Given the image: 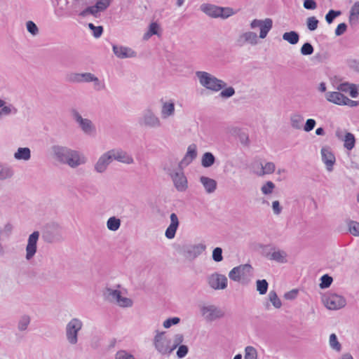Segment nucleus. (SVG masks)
<instances>
[{
	"instance_id": "64",
	"label": "nucleus",
	"mask_w": 359,
	"mask_h": 359,
	"mask_svg": "<svg viewBox=\"0 0 359 359\" xmlns=\"http://www.w3.org/2000/svg\"><path fill=\"white\" fill-rule=\"evenodd\" d=\"M316 121L313 118H309L306 120L305 125L304 126V130L306 132L311 131L316 126Z\"/></svg>"
},
{
	"instance_id": "44",
	"label": "nucleus",
	"mask_w": 359,
	"mask_h": 359,
	"mask_svg": "<svg viewBox=\"0 0 359 359\" xmlns=\"http://www.w3.org/2000/svg\"><path fill=\"white\" fill-rule=\"evenodd\" d=\"M333 281V278L328 274H324L320 278V283L319 285L321 289L328 288Z\"/></svg>"
},
{
	"instance_id": "51",
	"label": "nucleus",
	"mask_w": 359,
	"mask_h": 359,
	"mask_svg": "<svg viewBox=\"0 0 359 359\" xmlns=\"http://www.w3.org/2000/svg\"><path fill=\"white\" fill-rule=\"evenodd\" d=\"M26 27L27 31L33 36H36L39 34V28L31 20H29L26 23Z\"/></svg>"
},
{
	"instance_id": "15",
	"label": "nucleus",
	"mask_w": 359,
	"mask_h": 359,
	"mask_svg": "<svg viewBox=\"0 0 359 359\" xmlns=\"http://www.w3.org/2000/svg\"><path fill=\"white\" fill-rule=\"evenodd\" d=\"M112 50L114 55L120 59L135 57L137 53L129 47L113 44Z\"/></svg>"
},
{
	"instance_id": "3",
	"label": "nucleus",
	"mask_w": 359,
	"mask_h": 359,
	"mask_svg": "<svg viewBox=\"0 0 359 359\" xmlns=\"http://www.w3.org/2000/svg\"><path fill=\"white\" fill-rule=\"evenodd\" d=\"M42 239L47 243L60 242L63 240L62 227L55 222L46 224L42 229Z\"/></svg>"
},
{
	"instance_id": "53",
	"label": "nucleus",
	"mask_w": 359,
	"mask_h": 359,
	"mask_svg": "<svg viewBox=\"0 0 359 359\" xmlns=\"http://www.w3.org/2000/svg\"><path fill=\"white\" fill-rule=\"evenodd\" d=\"M221 12L219 13V18L226 19L236 13L233 8L230 7H221Z\"/></svg>"
},
{
	"instance_id": "61",
	"label": "nucleus",
	"mask_w": 359,
	"mask_h": 359,
	"mask_svg": "<svg viewBox=\"0 0 359 359\" xmlns=\"http://www.w3.org/2000/svg\"><path fill=\"white\" fill-rule=\"evenodd\" d=\"M180 321V319L178 317L169 318L163 322V327L165 328H169L172 325L178 324Z\"/></svg>"
},
{
	"instance_id": "24",
	"label": "nucleus",
	"mask_w": 359,
	"mask_h": 359,
	"mask_svg": "<svg viewBox=\"0 0 359 359\" xmlns=\"http://www.w3.org/2000/svg\"><path fill=\"white\" fill-rule=\"evenodd\" d=\"M327 100L334 104L338 105H343L346 96L340 92H328L326 94Z\"/></svg>"
},
{
	"instance_id": "48",
	"label": "nucleus",
	"mask_w": 359,
	"mask_h": 359,
	"mask_svg": "<svg viewBox=\"0 0 359 359\" xmlns=\"http://www.w3.org/2000/svg\"><path fill=\"white\" fill-rule=\"evenodd\" d=\"M313 46L309 42L304 43L300 49V53L303 55H311L313 53Z\"/></svg>"
},
{
	"instance_id": "10",
	"label": "nucleus",
	"mask_w": 359,
	"mask_h": 359,
	"mask_svg": "<svg viewBox=\"0 0 359 359\" xmlns=\"http://www.w3.org/2000/svg\"><path fill=\"white\" fill-rule=\"evenodd\" d=\"M39 238V232L37 231L32 233L28 238L26 246V259L30 260L34 257L37 251V242Z\"/></svg>"
},
{
	"instance_id": "39",
	"label": "nucleus",
	"mask_w": 359,
	"mask_h": 359,
	"mask_svg": "<svg viewBox=\"0 0 359 359\" xmlns=\"http://www.w3.org/2000/svg\"><path fill=\"white\" fill-rule=\"evenodd\" d=\"M257 290L262 295L265 294L267 292L269 283L265 279L257 280L256 281Z\"/></svg>"
},
{
	"instance_id": "2",
	"label": "nucleus",
	"mask_w": 359,
	"mask_h": 359,
	"mask_svg": "<svg viewBox=\"0 0 359 359\" xmlns=\"http://www.w3.org/2000/svg\"><path fill=\"white\" fill-rule=\"evenodd\" d=\"M196 75L201 85L212 91L218 92L224 89L226 86V83L224 81L217 79L206 72L198 71L196 72Z\"/></svg>"
},
{
	"instance_id": "45",
	"label": "nucleus",
	"mask_w": 359,
	"mask_h": 359,
	"mask_svg": "<svg viewBox=\"0 0 359 359\" xmlns=\"http://www.w3.org/2000/svg\"><path fill=\"white\" fill-rule=\"evenodd\" d=\"M244 359H257V351L251 346H248L245 349Z\"/></svg>"
},
{
	"instance_id": "47",
	"label": "nucleus",
	"mask_w": 359,
	"mask_h": 359,
	"mask_svg": "<svg viewBox=\"0 0 359 359\" xmlns=\"http://www.w3.org/2000/svg\"><path fill=\"white\" fill-rule=\"evenodd\" d=\"M88 27L93 32L95 38H99L102 36L104 31L102 26H95L93 23H88Z\"/></svg>"
},
{
	"instance_id": "35",
	"label": "nucleus",
	"mask_w": 359,
	"mask_h": 359,
	"mask_svg": "<svg viewBox=\"0 0 359 359\" xmlns=\"http://www.w3.org/2000/svg\"><path fill=\"white\" fill-rule=\"evenodd\" d=\"M14 175V170L11 166H2L0 169V180L11 179Z\"/></svg>"
},
{
	"instance_id": "58",
	"label": "nucleus",
	"mask_w": 359,
	"mask_h": 359,
	"mask_svg": "<svg viewBox=\"0 0 359 359\" xmlns=\"http://www.w3.org/2000/svg\"><path fill=\"white\" fill-rule=\"evenodd\" d=\"M235 93V89L233 87L230 86L222 90L219 93V96L226 99L234 95Z\"/></svg>"
},
{
	"instance_id": "27",
	"label": "nucleus",
	"mask_w": 359,
	"mask_h": 359,
	"mask_svg": "<svg viewBox=\"0 0 359 359\" xmlns=\"http://www.w3.org/2000/svg\"><path fill=\"white\" fill-rule=\"evenodd\" d=\"M14 158L17 160L28 161L31 158V150L28 147H20L14 154Z\"/></svg>"
},
{
	"instance_id": "42",
	"label": "nucleus",
	"mask_w": 359,
	"mask_h": 359,
	"mask_svg": "<svg viewBox=\"0 0 359 359\" xmlns=\"http://www.w3.org/2000/svg\"><path fill=\"white\" fill-rule=\"evenodd\" d=\"M65 81L72 83H81V73L70 72L66 74Z\"/></svg>"
},
{
	"instance_id": "49",
	"label": "nucleus",
	"mask_w": 359,
	"mask_h": 359,
	"mask_svg": "<svg viewBox=\"0 0 359 359\" xmlns=\"http://www.w3.org/2000/svg\"><path fill=\"white\" fill-rule=\"evenodd\" d=\"M341 14L340 11L330 10L325 15V20L328 24L333 22L334 20Z\"/></svg>"
},
{
	"instance_id": "8",
	"label": "nucleus",
	"mask_w": 359,
	"mask_h": 359,
	"mask_svg": "<svg viewBox=\"0 0 359 359\" xmlns=\"http://www.w3.org/2000/svg\"><path fill=\"white\" fill-rule=\"evenodd\" d=\"M205 248V245L201 243L194 245H184L181 249V253L188 259H194L202 254Z\"/></svg>"
},
{
	"instance_id": "55",
	"label": "nucleus",
	"mask_w": 359,
	"mask_h": 359,
	"mask_svg": "<svg viewBox=\"0 0 359 359\" xmlns=\"http://www.w3.org/2000/svg\"><path fill=\"white\" fill-rule=\"evenodd\" d=\"M184 341V336L182 334H177L174 336L173 345L170 347L171 352L174 351L177 346L182 345Z\"/></svg>"
},
{
	"instance_id": "29",
	"label": "nucleus",
	"mask_w": 359,
	"mask_h": 359,
	"mask_svg": "<svg viewBox=\"0 0 359 359\" xmlns=\"http://www.w3.org/2000/svg\"><path fill=\"white\" fill-rule=\"evenodd\" d=\"M283 39L292 45H295L299 41V34L296 31L285 32L283 35Z\"/></svg>"
},
{
	"instance_id": "33",
	"label": "nucleus",
	"mask_w": 359,
	"mask_h": 359,
	"mask_svg": "<svg viewBox=\"0 0 359 359\" xmlns=\"http://www.w3.org/2000/svg\"><path fill=\"white\" fill-rule=\"evenodd\" d=\"M104 295L109 301H116L118 302V299L121 298V292L118 290H112L111 288H107Z\"/></svg>"
},
{
	"instance_id": "40",
	"label": "nucleus",
	"mask_w": 359,
	"mask_h": 359,
	"mask_svg": "<svg viewBox=\"0 0 359 359\" xmlns=\"http://www.w3.org/2000/svg\"><path fill=\"white\" fill-rule=\"evenodd\" d=\"M269 301L272 303L273 306L279 309L282 306V302L280 299L278 298L277 293L275 290H271L269 293Z\"/></svg>"
},
{
	"instance_id": "22",
	"label": "nucleus",
	"mask_w": 359,
	"mask_h": 359,
	"mask_svg": "<svg viewBox=\"0 0 359 359\" xmlns=\"http://www.w3.org/2000/svg\"><path fill=\"white\" fill-rule=\"evenodd\" d=\"M201 10L208 16L214 18H219L221 7L210 4H203Z\"/></svg>"
},
{
	"instance_id": "6",
	"label": "nucleus",
	"mask_w": 359,
	"mask_h": 359,
	"mask_svg": "<svg viewBox=\"0 0 359 359\" xmlns=\"http://www.w3.org/2000/svg\"><path fill=\"white\" fill-rule=\"evenodd\" d=\"M325 303L330 310H337L344 307L346 304V299L336 293H329L325 297Z\"/></svg>"
},
{
	"instance_id": "7",
	"label": "nucleus",
	"mask_w": 359,
	"mask_h": 359,
	"mask_svg": "<svg viewBox=\"0 0 359 359\" xmlns=\"http://www.w3.org/2000/svg\"><path fill=\"white\" fill-rule=\"evenodd\" d=\"M165 332H158L154 337V345L155 348L161 354H170L171 353L170 343V341L167 339L164 336Z\"/></svg>"
},
{
	"instance_id": "63",
	"label": "nucleus",
	"mask_w": 359,
	"mask_h": 359,
	"mask_svg": "<svg viewBox=\"0 0 359 359\" xmlns=\"http://www.w3.org/2000/svg\"><path fill=\"white\" fill-rule=\"evenodd\" d=\"M185 155L191 158L192 159H195L197 156V150L196 144H193L189 145Z\"/></svg>"
},
{
	"instance_id": "17",
	"label": "nucleus",
	"mask_w": 359,
	"mask_h": 359,
	"mask_svg": "<svg viewBox=\"0 0 359 359\" xmlns=\"http://www.w3.org/2000/svg\"><path fill=\"white\" fill-rule=\"evenodd\" d=\"M108 152L112 160L114 159L126 164H131L133 163V157L121 149H111L108 151Z\"/></svg>"
},
{
	"instance_id": "32",
	"label": "nucleus",
	"mask_w": 359,
	"mask_h": 359,
	"mask_svg": "<svg viewBox=\"0 0 359 359\" xmlns=\"http://www.w3.org/2000/svg\"><path fill=\"white\" fill-rule=\"evenodd\" d=\"M175 112V104L172 102H165L163 105L161 114L163 118H167Z\"/></svg>"
},
{
	"instance_id": "14",
	"label": "nucleus",
	"mask_w": 359,
	"mask_h": 359,
	"mask_svg": "<svg viewBox=\"0 0 359 359\" xmlns=\"http://www.w3.org/2000/svg\"><path fill=\"white\" fill-rule=\"evenodd\" d=\"M322 161L326 165V169L331 172L333 170V165L335 163L336 158L329 147H324L321 149Z\"/></svg>"
},
{
	"instance_id": "20",
	"label": "nucleus",
	"mask_w": 359,
	"mask_h": 359,
	"mask_svg": "<svg viewBox=\"0 0 359 359\" xmlns=\"http://www.w3.org/2000/svg\"><path fill=\"white\" fill-rule=\"evenodd\" d=\"M112 162V159L109 152L102 154L95 165V170L99 173L104 172L108 165Z\"/></svg>"
},
{
	"instance_id": "25",
	"label": "nucleus",
	"mask_w": 359,
	"mask_h": 359,
	"mask_svg": "<svg viewBox=\"0 0 359 359\" xmlns=\"http://www.w3.org/2000/svg\"><path fill=\"white\" fill-rule=\"evenodd\" d=\"M87 2L86 0H72L70 8L72 11L69 13V15L78 14L82 11L86 6Z\"/></svg>"
},
{
	"instance_id": "4",
	"label": "nucleus",
	"mask_w": 359,
	"mask_h": 359,
	"mask_svg": "<svg viewBox=\"0 0 359 359\" xmlns=\"http://www.w3.org/2000/svg\"><path fill=\"white\" fill-rule=\"evenodd\" d=\"M82 321L76 318H72L66 325L65 334L67 341L74 345L78 342V334L82 329Z\"/></svg>"
},
{
	"instance_id": "60",
	"label": "nucleus",
	"mask_w": 359,
	"mask_h": 359,
	"mask_svg": "<svg viewBox=\"0 0 359 359\" xmlns=\"http://www.w3.org/2000/svg\"><path fill=\"white\" fill-rule=\"evenodd\" d=\"M116 359H135L133 355L129 353L126 351H118L116 354Z\"/></svg>"
},
{
	"instance_id": "26",
	"label": "nucleus",
	"mask_w": 359,
	"mask_h": 359,
	"mask_svg": "<svg viewBox=\"0 0 359 359\" xmlns=\"http://www.w3.org/2000/svg\"><path fill=\"white\" fill-rule=\"evenodd\" d=\"M273 27V20L271 18H266L259 26V38L264 39Z\"/></svg>"
},
{
	"instance_id": "11",
	"label": "nucleus",
	"mask_w": 359,
	"mask_h": 359,
	"mask_svg": "<svg viewBox=\"0 0 359 359\" xmlns=\"http://www.w3.org/2000/svg\"><path fill=\"white\" fill-rule=\"evenodd\" d=\"M170 175L173 181L175 187L178 191H184L187 190L188 187L187 179L182 170H180V172H173L170 173Z\"/></svg>"
},
{
	"instance_id": "54",
	"label": "nucleus",
	"mask_w": 359,
	"mask_h": 359,
	"mask_svg": "<svg viewBox=\"0 0 359 359\" xmlns=\"http://www.w3.org/2000/svg\"><path fill=\"white\" fill-rule=\"evenodd\" d=\"M212 259L216 262H219L223 260L222 249L219 247L215 248L212 251Z\"/></svg>"
},
{
	"instance_id": "31",
	"label": "nucleus",
	"mask_w": 359,
	"mask_h": 359,
	"mask_svg": "<svg viewBox=\"0 0 359 359\" xmlns=\"http://www.w3.org/2000/svg\"><path fill=\"white\" fill-rule=\"evenodd\" d=\"M359 15V1L355 2L350 10L349 15V22L350 24H353L357 22L358 20Z\"/></svg>"
},
{
	"instance_id": "5",
	"label": "nucleus",
	"mask_w": 359,
	"mask_h": 359,
	"mask_svg": "<svg viewBox=\"0 0 359 359\" xmlns=\"http://www.w3.org/2000/svg\"><path fill=\"white\" fill-rule=\"evenodd\" d=\"M201 312L209 322L222 318L225 316L224 311L215 305L203 306L201 308Z\"/></svg>"
},
{
	"instance_id": "52",
	"label": "nucleus",
	"mask_w": 359,
	"mask_h": 359,
	"mask_svg": "<svg viewBox=\"0 0 359 359\" xmlns=\"http://www.w3.org/2000/svg\"><path fill=\"white\" fill-rule=\"evenodd\" d=\"M274 188V183L271 181H268L262 186L261 190L264 194L268 195L272 193Z\"/></svg>"
},
{
	"instance_id": "13",
	"label": "nucleus",
	"mask_w": 359,
	"mask_h": 359,
	"mask_svg": "<svg viewBox=\"0 0 359 359\" xmlns=\"http://www.w3.org/2000/svg\"><path fill=\"white\" fill-rule=\"evenodd\" d=\"M335 135L339 140L344 142V147L346 149L351 150L355 147V138L351 133L345 132L344 135V131L338 128L335 132Z\"/></svg>"
},
{
	"instance_id": "30",
	"label": "nucleus",
	"mask_w": 359,
	"mask_h": 359,
	"mask_svg": "<svg viewBox=\"0 0 359 359\" xmlns=\"http://www.w3.org/2000/svg\"><path fill=\"white\" fill-rule=\"evenodd\" d=\"M215 162V157L211 152L203 154L201 159V165L204 168L211 167Z\"/></svg>"
},
{
	"instance_id": "57",
	"label": "nucleus",
	"mask_w": 359,
	"mask_h": 359,
	"mask_svg": "<svg viewBox=\"0 0 359 359\" xmlns=\"http://www.w3.org/2000/svg\"><path fill=\"white\" fill-rule=\"evenodd\" d=\"M110 5V0H98L95 6L97 8L98 11H104Z\"/></svg>"
},
{
	"instance_id": "41",
	"label": "nucleus",
	"mask_w": 359,
	"mask_h": 359,
	"mask_svg": "<svg viewBox=\"0 0 359 359\" xmlns=\"http://www.w3.org/2000/svg\"><path fill=\"white\" fill-rule=\"evenodd\" d=\"M97 8H95V5L91 6L86 7L81 13H79V16L82 18H85L88 15H92L94 17H97L98 13Z\"/></svg>"
},
{
	"instance_id": "56",
	"label": "nucleus",
	"mask_w": 359,
	"mask_h": 359,
	"mask_svg": "<svg viewBox=\"0 0 359 359\" xmlns=\"http://www.w3.org/2000/svg\"><path fill=\"white\" fill-rule=\"evenodd\" d=\"M348 229L350 233L355 236H359V223L355 221H351L348 225Z\"/></svg>"
},
{
	"instance_id": "21",
	"label": "nucleus",
	"mask_w": 359,
	"mask_h": 359,
	"mask_svg": "<svg viewBox=\"0 0 359 359\" xmlns=\"http://www.w3.org/2000/svg\"><path fill=\"white\" fill-rule=\"evenodd\" d=\"M170 224L166 229L165 235L167 238L172 239L175 236L176 231L178 229L180 222L178 217L175 213H172L170 216Z\"/></svg>"
},
{
	"instance_id": "34",
	"label": "nucleus",
	"mask_w": 359,
	"mask_h": 359,
	"mask_svg": "<svg viewBox=\"0 0 359 359\" xmlns=\"http://www.w3.org/2000/svg\"><path fill=\"white\" fill-rule=\"evenodd\" d=\"M107 226L109 230L116 231L121 226V219L114 216L111 217L107 222Z\"/></svg>"
},
{
	"instance_id": "16",
	"label": "nucleus",
	"mask_w": 359,
	"mask_h": 359,
	"mask_svg": "<svg viewBox=\"0 0 359 359\" xmlns=\"http://www.w3.org/2000/svg\"><path fill=\"white\" fill-rule=\"evenodd\" d=\"M257 41V35L255 32H247L238 36L236 41V45L239 47L243 46L245 43L256 45Z\"/></svg>"
},
{
	"instance_id": "50",
	"label": "nucleus",
	"mask_w": 359,
	"mask_h": 359,
	"mask_svg": "<svg viewBox=\"0 0 359 359\" xmlns=\"http://www.w3.org/2000/svg\"><path fill=\"white\" fill-rule=\"evenodd\" d=\"M30 323V318L29 316H23L19 323H18V328L19 330L20 331H24L25 330H27L29 324Z\"/></svg>"
},
{
	"instance_id": "23",
	"label": "nucleus",
	"mask_w": 359,
	"mask_h": 359,
	"mask_svg": "<svg viewBox=\"0 0 359 359\" xmlns=\"http://www.w3.org/2000/svg\"><path fill=\"white\" fill-rule=\"evenodd\" d=\"M200 182L204 187L205 191L208 194L213 193L217 189L216 180L205 176L200 177Z\"/></svg>"
},
{
	"instance_id": "12",
	"label": "nucleus",
	"mask_w": 359,
	"mask_h": 359,
	"mask_svg": "<svg viewBox=\"0 0 359 359\" xmlns=\"http://www.w3.org/2000/svg\"><path fill=\"white\" fill-rule=\"evenodd\" d=\"M139 123L140 125L150 128H156L161 126L159 118L150 109H147L144 112L143 116Z\"/></svg>"
},
{
	"instance_id": "9",
	"label": "nucleus",
	"mask_w": 359,
	"mask_h": 359,
	"mask_svg": "<svg viewBox=\"0 0 359 359\" xmlns=\"http://www.w3.org/2000/svg\"><path fill=\"white\" fill-rule=\"evenodd\" d=\"M208 283L214 290H224L227 287L228 280L224 275L215 273L208 277Z\"/></svg>"
},
{
	"instance_id": "38",
	"label": "nucleus",
	"mask_w": 359,
	"mask_h": 359,
	"mask_svg": "<svg viewBox=\"0 0 359 359\" xmlns=\"http://www.w3.org/2000/svg\"><path fill=\"white\" fill-rule=\"evenodd\" d=\"M81 83L94 82L95 85L100 83V81L97 76L90 72L81 73Z\"/></svg>"
},
{
	"instance_id": "62",
	"label": "nucleus",
	"mask_w": 359,
	"mask_h": 359,
	"mask_svg": "<svg viewBox=\"0 0 359 359\" xmlns=\"http://www.w3.org/2000/svg\"><path fill=\"white\" fill-rule=\"evenodd\" d=\"M177 351V356L179 358H182L187 355L189 351V348L187 345H180Z\"/></svg>"
},
{
	"instance_id": "18",
	"label": "nucleus",
	"mask_w": 359,
	"mask_h": 359,
	"mask_svg": "<svg viewBox=\"0 0 359 359\" xmlns=\"http://www.w3.org/2000/svg\"><path fill=\"white\" fill-rule=\"evenodd\" d=\"M275 247H271L270 250H273V252H266L264 250V256L270 260H274L278 263H286L287 253L283 250H275Z\"/></svg>"
},
{
	"instance_id": "36",
	"label": "nucleus",
	"mask_w": 359,
	"mask_h": 359,
	"mask_svg": "<svg viewBox=\"0 0 359 359\" xmlns=\"http://www.w3.org/2000/svg\"><path fill=\"white\" fill-rule=\"evenodd\" d=\"M290 121L291 126L293 128L301 129L302 127V121H304V117L299 114H294L291 116Z\"/></svg>"
},
{
	"instance_id": "46",
	"label": "nucleus",
	"mask_w": 359,
	"mask_h": 359,
	"mask_svg": "<svg viewBox=\"0 0 359 359\" xmlns=\"http://www.w3.org/2000/svg\"><path fill=\"white\" fill-rule=\"evenodd\" d=\"M319 20L314 16L309 17L306 19V26L309 31H315L318 26Z\"/></svg>"
},
{
	"instance_id": "37",
	"label": "nucleus",
	"mask_w": 359,
	"mask_h": 359,
	"mask_svg": "<svg viewBox=\"0 0 359 359\" xmlns=\"http://www.w3.org/2000/svg\"><path fill=\"white\" fill-rule=\"evenodd\" d=\"M79 124L82 130L86 134H90L93 130H95V127L93 126L92 121L89 119L83 118Z\"/></svg>"
},
{
	"instance_id": "43",
	"label": "nucleus",
	"mask_w": 359,
	"mask_h": 359,
	"mask_svg": "<svg viewBox=\"0 0 359 359\" xmlns=\"http://www.w3.org/2000/svg\"><path fill=\"white\" fill-rule=\"evenodd\" d=\"M330 346L331 348L337 351H340L341 350V345L339 342L337 337L335 334L332 333L330 336Z\"/></svg>"
},
{
	"instance_id": "1",
	"label": "nucleus",
	"mask_w": 359,
	"mask_h": 359,
	"mask_svg": "<svg viewBox=\"0 0 359 359\" xmlns=\"http://www.w3.org/2000/svg\"><path fill=\"white\" fill-rule=\"evenodd\" d=\"M54 158L62 164H67L72 168H76L81 164L79 154L67 147L53 145L51 147Z\"/></svg>"
},
{
	"instance_id": "28",
	"label": "nucleus",
	"mask_w": 359,
	"mask_h": 359,
	"mask_svg": "<svg viewBox=\"0 0 359 359\" xmlns=\"http://www.w3.org/2000/svg\"><path fill=\"white\" fill-rule=\"evenodd\" d=\"M5 104L6 102L0 99V117L1 116H8L11 114H15L18 112V109L12 104L6 106Z\"/></svg>"
},
{
	"instance_id": "59",
	"label": "nucleus",
	"mask_w": 359,
	"mask_h": 359,
	"mask_svg": "<svg viewBox=\"0 0 359 359\" xmlns=\"http://www.w3.org/2000/svg\"><path fill=\"white\" fill-rule=\"evenodd\" d=\"M262 175L264 174H271L275 171V164L272 162L266 163L264 166H262Z\"/></svg>"
},
{
	"instance_id": "19",
	"label": "nucleus",
	"mask_w": 359,
	"mask_h": 359,
	"mask_svg": "<svg viewBox=\"0 0 359 359\" xmlns=\"http://www.w3.org/2000/svg\"><path fill=\"white\" fill-rule=\"evenodd\" d=\"M251 268V265L248 264H241L236 266L230 271L229 273V278L232 280L239 282L241 280V276L245 275V272L246 271H249Z\"/></svg>"
}]
</instances>
